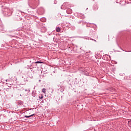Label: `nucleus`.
<instances>
[{
  "instance_id": "1",
  "label": "nucleus",
  "mask_w": 131,
  "mask_h": 131,
  "mask_svg": "<svg viewBox=\"0 0 131 131\" xmlns=\"http://www.w3.org/2000/svg\"><path fill=\"white\" fill-rule=\"evenodd\" d=\"M3 11L5 12L6 16H11V15H12V11H11V9L8 8H5Z\"/></svg>"
},
{
  "instance_id": "2",
  "label": "nucleus",
  "mask_w": 131,
  "mask_h": 131,
  "mask_svg": "<svg viewBox=\"0 0 131 131\" xmlns=\"http://www.w3.org/2000/svg\"><path fill=\"white\" fill-rule=\"evenodd\" d=\"M67 13L68 14H71V13H72V10L71 9H68L67 10Z\"/></svg>"
},
{
  "instance_id": "3",
  "label": "nucleus",
  "mask_w": 131,
  "mask_h": 131,
  "mask_svg": "<svg viewBox=\"0 0 131 131\" xmlns=\"http://www.w3.org/2000/svg\"><path fill=\"white\" fill-rule=\"evenodd\" d=\"M6 84H8V85H11V82H10V80H6Z\"/></svg>"
},
{
  "instance_id": "4",
  "label": "nucleus",
  "mask_w": 131,
  "mask_h": 131,
  "mask_svg": "<svg viewBox=\"0 0 131 131\" xmlns=\"http://www.w3.org/2000/svg\"><path fill=\"white\" fill-rule=\"evenodd\" d=\"M34 114L31 115L30 116H25V117L26 118H29L30 117H32V116H34Z\"/></svg>"
},
{
  "instance_id": "5",
  "label": "nucleus",
  "mask_w": 131,
  "mask_h": 131,
  "mask_svg": "<svg viewBox=\"0 0 131 131\" xmlns=\"http://www.w3.org/2000/svg\"><path fill=\"white\" fill-rule=\"evenodd\" d=\"M56 31L57 32H60V31H61V29H60L59 27H57L56 28Z\"/></svg>"
},
{
  "instance_id": "6",
  "label": "nucleus",
  "mask_w": 131,
  "mask_h": 131,
  "mask_svg": "<svg viewBox=\"0 0 131 131\" xmlns=\"http://www.w3.org/2000/svg\"><path fill=\"white\" fill-rule=\"evenodd\" d=\"M34 63L35 64H42L43 62L41 61H36Z\"/></svg>"
},
{
  "instance_id": "7",
  "label": "nucleus",
  "mask_w": 131,
  "mask_h": 131,
  "mask_svg": "<svg viewBox=\"0 0 131 131\" xmlns=\"http://www.w3.org/2000/svg\"><path fill=\"white\" fill-rule=\"evenodd\" d=\"M17 103H18V105H23V102H22V101H18Z\"/></svg>"
},
{
  "instance_id": "8",
  "label": "nucleus",
  "mask_w": 131,
  "mask_h": 131,
  "mask_svg": "<svg viewBox=\"0 0 131 131\" xmlns=\"http://www.w3.org/2000/svg\"><path fill=\"white\" fill-rule=\"evenodd\" d=\"M42 92L43 93V94H46V89L43 88L42 90Z\"/></svg>"
},
{
  "instance_id": "9",
  "label": "nucleus",
  "mask_w": 131,
  "mask_h": 131,
  "mask_svg": "<svg viewBox=\"0 0 131 131\" xmlns=\"http://www.w3.org/2000/svg\"><path fill=\"white\" fill-rule=\"evenodd\" d=\"M39 99H40L41 100H42V99H43V96H42V95H41V96H39Z\"/></svg>"
},
{
  "instance_id": "10",
  "label": "nucleus",
  "mask_w": 131,
  "mask_h": 131,
  "mask_svg": "<svg viewBox=\"0 0 131 131\" xmlns=\"http://www.w3.org/2000/svg\"><path fill=\"white\" fill-rule=\"evenodd\" d=\"M54 3L55 5H56L57 4V1H56V0L54 1Z\"/></svg>"
}]
</instances>
